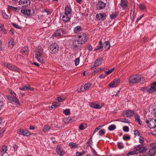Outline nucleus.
<instances>
[{
	"label": "nucleus",
	"mask_w": 156,
	"mask_h": 156,
	"mask_svg": "<svg viewBox=\"0 0 156 156\" xmlns=\"http://www.w3.org/2000/svg\"><path fill=\"white\" fill-rule=\"evenodd\" d=\"M78 40H74L73 41V46L74 48H77L78 46L77 44H82L84 43L87 41L88 39V37L87 35L84 33H82L80 35H78Z\"/></svg>",
	"instance_id": "f257e3e1"
},
{
	"label": "nucleus",
	"mask_w": 156,
	"mask_h": 156,
	"mask_svg": "<svg viewBox=\"0 0 156 156\" xmlns=\"http://www.w3.org/2000/svg\"><path fill=\"white\" fill-rule=\"evenodd\" d=\"M128 82L130 84L137 83L140 82L141 83H143L145 82V80L141 75H136L130 76L128 79Z\"/></svg>",
	"instance_id": "f03ea898"
},
{
	"label": "nucleus",
	"mask_w": 156,
	"mask_h": 156,
	"mask_svg": "<svg viewBox=\"0 0 156 156\" xmlns=\"http://www.w3.org/2000/svg\"><path fill=\"white\" fill-rule=\"evenodd\" d=\"M43 50L41 48H38L36 54L35 55V58L37 60L41 63H43L44 60L43 59L41 55L43 53Z\"/></svg>",
	"instance_id": "7ed1b4c3"
},
{
	"label": "nucleus",
	"mask_w": 156,
	"mask_h": 156,
	"mask_svg": "<svg viewBox=\"0 0 156 156\" xmlns=\"http://www.w3.org/2000/svg\"><path fill=\"white\" fill-rule=\"evenodd\" d=\"M66 34V31L62 29H59L57 30L54 34H53L51 38H54V37H58L61 36L62 34Z\"/></svg>",
	"instance_id": "20e7f679"
},
{
	"label": "nucleus",
	"mask_w": 156,
	"mask_h": 156,
	"mask_svg": "<svg viewBox=\"0 0 156 156\" xmlns=\"http://www.w3.org/2000/svg\"><path fill=\"white\" fill-rule=\"evenodd\" d=\"M58 49V46L57 43H53L49 46V49L51 53L55 54L57 52Z\"/></svg>",
	"instance_id": "39448f33"
},
{
	"label": "nucleus",
	"mask_w": 156,
	"mask_h": 156,
	"mask_svg": "<svg viewBox=\"0 0 156 156\" xmlns=\"http://www.w3.org/2000/svg\"><path fill=\"white\" fill-rule=\"evenodd\" d=\"M146 123L150 128H154L156 126V120L155 119H152L147 120Z\"/></svg>",
	"instance_id": "423d86ee"
},
{
	"label": "nucleus",
	"mask_w": 156,
	"mask_h": 156,
	"mask_svg": "<svg viewBox=\"0 0 156 156\" xmlns=\"http://www.w3.org/2000/svg\"><path fill=\"white\" fill-rule=\"evenodd\" d=\"M134 114V112L133 110L128 109L124 111L122 113L123 116L128 117L133 116Z\"/></svg>",
	"instance_id": "0eeeda50"
},
{
	"label": "nucleus",
	"mask_w": 156,
	"mask_h": 156,
	"mask_svg": "<svg viewBox=\"0 0 156 156\" xmlns=\"http://www.w3.org/2000/svg\"><path fill=\"white\" fill-rule=\"evenodd\" d=\"M89 105L92 108L95 109H99L102 107L104 105L102 104L101 105H100L96 102H92L89 103Z\"/></svg>",
	"instance_id": "6e6552de"
},
{
	"label": "nucleus",
	"mask_w": 156,
	"mask_h": 156,
	"mask_svg": "<svg viewBox=\"0 0 156 156\" xmlns=\"http://www.w3.org/2000/svg\"><path fill=\"white\" fill-rule=\"evenodd\" d=\"M19 2V4L23 7H26L30 5V0H20Z\"/></svg>",
	"instance_id": "1a4fd4ad"
},
{
	"label": "nucleus",
	"mask_w": 156,
	"mask_h": 156,
	"mask_svg": "<svg viewBox=\"0 0 156 156\" xmlns=\"http://www.w3.org/2000/svg\"><path fill=\"white\" fill-rule=\"evenodd\" d=\"M120 82L119 79H114L112 82L109 84V86L110 87H115L117 86L118 84Z\"/></svg>",
	"instance_id": "9d476101"
},
{
	"label": "nucleus",
	"mask_w": 156,
	"mask_h": 156,
	"mask_svg": "<svg viewBox=\"0 0 156 156\" xmlns=\"http://www.w3.org/2000/svg\"><path fill=\"white\" fill-rule=\"evenodd\" d=\"M91 84L90 83H85L81 86L80 90V91H83L84 90H88L91 87Z\"/></svg>",
	"instance_id": "9b49d317"
},
{
	"label": "nucleus",
	"mask_w": 156,
	"mask_h": 156,
	"mask_svg": "<svg viewBox=\"0 0 156 156\" xmlns=\"http://www.w3.org/2000/svg\"><path fill=\"white\" fill-rule=\"evenodd\" d=\"M96 18L99 20L103 21L106 18V15L105 13H101L97 14L96 16Z\"/></svg>",
	"instance_id": "f8f14e48"
},
{
	"label": "nucleus",
	"mask_w": 156,
	"mask_h": 156,
	"mask_svg": "<svg viewBox=\"0 0 156 156\" xmlns=\"http://www.w3.org/2000/svg\"><path fill=\"white\" fill-rule=\"evenodd\" d=\"M147 90L150 93L156 91V82H154L152 83L150 88L148 89Z\"/></svg>",
	"instance_id": "ddd939ff"
},
{
	"label": "nucleus",
	"mask_w": 156,
	"mask_h": 156,
	"mask_svg": "<svg viewBox=\"0 0 156 156\" xmlns=\"http://www.w3.org/2000/svg\"><path fill=\"white\" fill-rule=\"evenodd\" d=\"M11 95L12 96V97L15 99V101H16V104L18 105H20V102L18 98L16 97V94L14 93L13 91L12 90H10L9 91Z\"/></svg>",
	"instance_id": "4468645a"
},
{
	"label": "nucleus",
	"mask_w": 156,
	"mask_h": 156,
	"mask_svg": "<svg viewBox=\"0 0 156 156\" xmlns=\"http://www.w3.org/2000/svg\"><path fill=\"white\" fill-rule=\"evenodd\" d=\"M71 18V15L64 13L62 16V19L64 22L69 21Z\"/></svg>",
	"instance_id": "2eb2a0df"
},
{
	"label": "nucleus",
	"mask_w": 156,
	"mask_h": 156,
	"mask_svg": "<svg viewBox=\"0 0 156 156\" xmlns=\"http://www.w3.org/2000/svg\"><path fill=\"white\" fill-rule=\"evenodd\" d=\"M137 153H143L146 152L147 149L146 147H135Z\"/></svg>",
	"instance_id": "dca6fc26"
},
{
	"label": "nucleus",
	"mask_w": 156,
	"mask_h": 156,
	"mask_svg": "<svg viewBox=\"0 0 156 156\" xmlns=\"http://www.w3.org/2000/svg\"><path fill=\"white\" fill-rule=\"evenodd\" d=\"M31 9H27L26 8L23 9L21 10L22 13L25 16H28L31 15Z\"/></svg>",
	"instance_id": "f3484780"
},
{
	"label": "nucleus",
	"mask_w": 156,
	"mask_h": 156,
	"mask_svg": "<svg viewBox=\"0 0 156 156\" xmlns=\"http://www.w3.org/2000/svg\"><path fill=\"white\" fill-rule=\"evenodd\" d=\"M103 60L102 58H100L97 59L95 62L94 64V66L92 67V68H95V69L96 67H97L100 65L102 63V61Z\"/></svg>",
	"instance_id": "a211bd4d"
},
{
	"label": "nucleus",
	"mask_w": 156,
	"mask_h": 156,
	"mask_svg": "<svg viewBox=\"0 0 156 156\" xmlns=\"http://www.w3.org/2000/svg\"><path fill=\"white\" fill-rule=\"evenodd\" d=\"M105 4L102 1H99L97 5V8L99 9H102L105 7Z\"/></svg>",
	"instance_id": "6ab92c4d"
},
{
	"label": "nucleus",
	"mask_w": 156,
	"mask_h": 156,
	"mask_svg": "<svg viewBox=\"0 0 156 156\" xmlns=\"http://www.w3.org/2000/svg\"><path fill=\"white\" fill-rule=\"evenodd\" d=\"M56 151L60 156H62L65 154V152L60 147H57Z\"/></svg>",
	"instance_id": "aec40b11"
},
{
	"label": "nucleus",
	"mask_w": 156,
	"mask_h": 156,
	"mask_svg": "<svg viewBox=\"0 0 156 156\" xmlns=\"http://www.w3.org/2000/svg\"><path fill=\"white\" fill-rule=\"evenodd\" d=\"M128 3L126 0H121L120 3L121 8L125 9L127 6Z\"/></svg>",
	"instance_id": "412c9836"
},
{
	"label": "nucleus",
	"mask_w": 156,
	"mask_h": 156,
	"mask_svg": "<svg viewBox=\"0 0 156 156\" xmlns=\"http://www.w3.org/2000/svg\"><path fill=\"white\" fill-rule=\"evenodd\" d=\"M72 9L70 5L66 6L64 10V13L71 15Z\"/></svg>",
	"instance_id": "4be33fe9"
},
{
	"label": "nucleus",
	"mask_w": 156,
	"mask_h": 156,
	"mask_svg": "<svg viewBox=\"0 0 156 156\" xmlns=\"http://www.w3.org/2000/svg\"><path fill=\"white\" fill-rule=\"evenodd\" d=\"M20 52L22 54L27 55L28 53V49L27 47H24L22 48L20 50Z\"/></svg>",
	"instance_id": "5701e85b"
},
{
	"label": "nucleus",
	"mask_w": 156,
	"mask_h": 156,
	"mask_svg": "<svg viewBox=\"0 0 156 156\" xmlns=\"http://www.w3.org/2000/svg\"><path fill=\"white\" fill-rule=\"evenodd\" d=\"M156 154V148L154 147L151 149L149 150L148 153L149 155L150 156H153Z\"/></svg>",
	"instance_id": "b1692460"
},
{
	"label": "nucleus",
	"mask_w": 156,
	"mask_h": 156,
	"mask_svg": "<svg viewBox=\"0 0 156 156\" xmlns=\"http://www.w3.org/2000/svg\"><path fill=\"white\" fill-rule=\"evenodd\" d=\"M19 89L20 90L24 91L29 90L30 91H32L34 89L33 88H31L29 85H26L25 86L23 87L22 88L20 87Z\"/></svg>",
	"instance_id": "393cba45"
},
{
	"label": "nucleus",
	"mask_w": 156,
	"mask_h": 156,
	"mask_svg": "<svg viewBox=\"0 0 156 156\" xmlns=\"http://www.w3.org/2000/svg\"><path fill=\"white\" fill-rule=\"evenodd\" d=\"M103 47V46L102 43L101 41H100L98 43V45L94 49V51H96L97 50L102 49Z\"/></svg>",
	"instance_id": "a878e982"
},
{
	"label": "nucleus",
	"mask_w": 156,
	"mask_h": 156,
	"mask_svg": "<svg viewBox=\"0 0 156 156\" xmlns=\"http://www.w3.org/2000/svg\"><path fill=\"white\" fill-rule=\"evenodd\" d=\"M150 112L151 114L155 115L156 114V105H154L150 109Z\"/></svg>",
	"instance_id": "bb28decb"
},
{
	"label": "nucleus",
	"mask_w": 156,
	"mask_h": 156,
	"mask_svg": "<svg viewBox=\"0 0 156 156\" xmlns=\"http://www.w3.org/2000/svg\"><path fill=\"white\" fill-rule=\"evenodd\" d=\"M82 28L80 26H77L75 27L73 30L74 32L75 33H77L82 30Z\"/></svg>",
	"instance_id": "cd10ccee"
},
{
	"label": "nucleus",
	"mask_w": 156,
	"mask_h": 156,
	"mask_svg": "<svg viewBox=\"0 0 156 156\" xmlns=\"http://www.w3.org/2000/svg\"><path fill=\"white\" fill-rule=\"evenodd\" d=\"M139 9L142 11L145 12L146 11V6L144 4H140L138 5Z\"/></svg>",
	"instance_id": "c85d7f7f"
},
{
	"label": "nucleus",
	"mask_w": 156,
	"mask_h": 156,
	"mask_svg": "<svg viewBox=\"0 0 156 156\" xmlns=\"http://www.w3.org/2000/svg\"><path fill=\"white\" fill-rule=\"evenodd\" d=\"M110 42L108 41H107L105 42L104 47L106 50H108L110 48Z\"/></svg>",
	"instance_id": "c756f323"
},
{
	"label": "nucleus",
	"mask_w": 156,
	"mask_h": 156,
	"mask_svg": "<svg viewBox=\"0 0 156 156\" xmlns=\"http://www.w3.org/2000/svg\"><path fill=\"white\" fill-rule=\"evenodd\" d=\"M51 128V126L48 125L45 126L43 129V131L45 133H47Z\"/></svg>",
	"instance_id": "7c9ffc66"
},
{
	"label": "nucleus",
	"mask_w": 156,
	"mask_h": 156,
	"mask_svg": "<svg viewBox=\"0 0 156 156\" xmlns=\"http://www.w3.org/2000/svg\"><path fill=\"white\" fill-rule=\"evenodd\" d=\"M30 134V133L28 130H24L23 129L22 135L28 136H29Z\"/></svg>",
	"instance_id": "2f4dec72"
},
{
	"label": "nucleus",
	"mask_w": 156,
	"mask_h": 156,
	"mask_svg": "<svg viewBox=\"0 0 156 156\" xmlns=\"http://www.w3.org/2000/svg\"><path fill=\"white\" fill-rule=\"evenodd\" d=\"M135 119L136 121L139 123V124L141 125L142 124V122L140 120L139 116L137 114H136L134 116Z\"/></svg>",
	"instance_id": "473e14b6"
},
{
	"label": "nucleus",
	"mask_w": 156,
	"mask_h": 156,
	"mask_svg": "<svg viewBox=\"0 0 156 156\" xmlns=\"http://www.w3.org/2000/svg\"><path fill=\"white\" fill-rule=\"evenodd\" d=\"M14 41L13 39H11L8 43V47L10 49L12 48L13 47Z\"/></svg>",
	"instance_id": "72a5a7b5"
},
{
	"label": "nucleus",
	"mask_w": 156,
	"mask_h": 156,
	"mask_svg": "<svg viewBox=\"0 0 156 156\" xmlns=\"http://www.w3.org/2000/svg\"><path fill=\"white\" fill-rule=\"evenodd\" d=\"M4 66L7 68L8 69H10L13 66V65L7 62H5L3 64Z\"/></svg>",
	"instance_id": "f704fd0d"
},
{
	"label": "nucleus",
	"mask_w": 156,
	"mask_h": 156,
	"mask_svg": "<svg viewBox=\"0 0 156 156\" xmlns=\"http://www.w3.org/2000/svg\"><path fill=\"white\" fill-rule=\"evenodd\" d=\"M7 151V147H2L1 151V155L3 156Z\"/></svg>",
	"instance_id": "c9c22d12"
},
{
	"label": "nucleus",
	"mask_w": 156,
	"mask_h": 156,
	"mask_svg": "<svg viewBox=\"0 0 156 156\" xmlns=\"http://www.w3.org/2000/svg\"><path fill=\"white\" fill-rule=\"evenodd\" d=\"M10 70H11L15 72H20V69L14 65H13V66L12 67V68Z\"/></svg>",
	"instance_id": "e433bc0d"
},
{
	"label": "nucleus",
	"mask_w": 156,
	"mask_h": 156,
	"mask_svg": "<svg viewBox=\"0 0 156 156\" xmlns=\"http://www.w3.org/2000/svg\"><path fill=\"white\" fill-rule=\"evenodd\" d=\"M87 127V125L86 124H81L79 128L80 129L83 130L85 129Z\"/></svg>",
	"instance_id": "4c0bfd02"
},
{
	"label": "nucleus",
	"mask_w": 156,
	"mask_h": 156,
	"mask_svg": "<svg viewBox=\"0 0 156 156\" xmlns=\"http://www.w3.org/2000/svg\"><path fill=\"white\" fill-rule=\"evenodd\" d=\"M6 97L9 100L11 101H13L16 103V101L14 100V98L12 97H11L9 95H6Z\"/></svg>",
	"instance_id": "58836bf2"
},
{
	"label": "nucleus",
	"mask_w": 156,
	"mask_h": 156,
	"mask_svg": "<svg viewBox=\"0 0 156 156\" xmlns=\"http://www.w3.org/2000/svg\"><path fill=\"white\" fill-rule=\"evenodd\" d=\"M66 98V97L64 96H61L57 98V100L60 102H62Z\"/></svg>",
	"instance_id": "ea45409f"
},
{
	"label": "nucleus",
	"mask_w": 156,
	"mask_h": 156,
	"mask_svg": "<svg viewBox=\"0 0 156 156\" xmlns=\"http://www.w3.org/2000/svg\"><path fill=\"white\" fill-rule=\"evenodd\" d=\"M116 126L115 125H111L109 126L108 129L110 131H112L115 130Z\"/></svg>",
	"instance_id": "a19ab883"
},
{
	"label": "nucleus",
	"mask_w": 156,
	"mask_h": 156,
	"mask_svg": "<svg viewBox=\"0 0 156 156\" xmlns=\"http://www.w3.org/2000/svg\"><path fill=\"white\" fill-rule=\"evenodd\" d=\"M128 154L129 155H133L135 154H137V153L136 150V147L134 148L133 151H132L128 153Z\"/></svg>",
	"instance_id": "79ce46f5"
},
{
	"label": "nucleus",
	"mask_w": 156,
	"mask_h": 156,
	"mask_svg": "<svg viewBox=\"0 0 156 156\" xmlns=\"http://www.w3.org/2000/svg\"><path fill=\"white\" fill-rule=\"evenodd\" d=\"M118 15L117 13L116 12H113L111 15H110V17L112 19H113L115 18Z\"/></svg>",
	"instance_id": "37998d69"
},
{
	"label": "nucleus",
	"mask_w": 156,
	"mask_h": 156,
	"mask_svg": "<svg viewBox=\"0 0 156 156\" xmlns=\"http://www.w3.org/2000/svg\"><path fill=\"white\" fill-rule=\"evenodd\" d=\"M115 68H113L110 69L108 71H105V76H107L109 74L112 73L115 69Z\"/></svg>",
	"instance_id": "c03bdc74"
},
{
	"label": "nucleus",
	"mask_w": 156,
	"mask_h": 156,
	"mask_svg": "<svg viewBox=\"0 0 156 156\" xmlns=\"http://www.w3.org/2000/svg\"><path fill=\"white\" fill-rule=\"evenodd\" d=\"M4 105V101L0 99V111L2 109Z\"/></svg>",
	"instance_id": "a18cd8bd"
},
{
	"label": "nucleus",
	"mask_w": 156,
	"mask_h": 156,
	"mask_svg": "<svg viewBox=\"0 0 156 156\" xmlns=\"http://www.w3.org/2000/svg\"><path fill=\"white\" fill-rule=\"evenodd\" d=\"M85 154V151H83L81 152H77L76 153V156H81V155H84Z\"/></svg>",
	"instance_id": "49530a36"
},
{
	"label": "nucleus",
	"mask_w": 156,
	"mask_h": 156,
	"mask_svg": "<svg viewBox=\"0 0 156 156\" xmlns=\"http://www.w3.org/2000/svg\"><path fill=\"white\" fill-rule=\"evenodd\" d=\"M63 113L66 115H69L70 113V110L69 109H66L63 111Z\"/></svg>",
	"instance_id": "de8ad7c7"
},
{
	"label": "nucleus",
	"mask_w": 156,
	"mask_h": 156,
	"mask_svg": "<svg viewBox=\"0 0 156 156\" xmlns=\"http://www.w3.org/2000/svg\"><path fill=\"white\" fill-rule=\"evenodd\" d=\"M123 131L126 132H127L129 131V129L127 126H125L123 127Z\"/></svg>",
	"instance_id": "09e8293b"
},
{
	"label": "nucleus",
	"mask_w": 156,
	"mask_h": 156,
	"mask_svg": "<svg viewBox=\"0 0 156 156\" xmlns=\"http://www.w3.org/2000/svg\"><path fill=\"white\" fill-rule=\"evenodd\" d=\"M12 25L14 27L17 29H20L21 28V27L19 26L18 24H15L14 23H12Z\"/></svg>",
	"instance_id": "8fccbe9b"
},
{
	"label": "nucleus",
	"mask_w": 156,
	"mask_h": 156,
	"mask_svg": "<svg viewBox=\"0 0 156 156\" xmlns=\"http://www.w3.org/2000/svg\"><path fill=\"white\" fill-rule=\"evenodd\" d=\"M90 147L93 154L94 155L97 156L98 154L96 151L94 149H93L92 147Z\"/></svg>",
	"instance_id": "3c124183"
},
{
	"label": "nucleus",
	"mask_w": 156,
	"mask_h": 156,
	"mask_svg": "<svg viewBox=\"0 0 156 156\" xmlns=\"http://www.w3.org/2000/svg\"><path fill=\"white\" fill-rule=\"evenodd\" d=\"M134 134L136 136H139L140 135V133L139 131L136 130L133 131Z\"/></svg>",
	"instance_id": "603ef678"
},
{
	"label": "nucleus",
	"mask_w": 156,
	"mask_h": 156,
	"mask_svg": "<svg viewBox=\"0 0 156 156\" xmlns=\"http://www.w3.org/2000/svg\"><path fill=\"white\" fill-rule=\"evenodd\" d=\"M99 135L100 136H102L105 133V131L104 130L102 129L101 130L98 132Z\"/></svg>",
	"instance_id": "864d4df0"
},
{
	"label": "nucleus",
	"mask_w": 156,
	"mask_h": 156,
	"mask_svg": "<svg viewBox=\"0 0 156 156\" xmlns=\"http://www.w3.org/2000/svg\"><path fill=\"white\" fill-rule=\"evenodd\" d=\"M120 121L123 122L127 123H129V121L126 119H120Z\"/></svg>",
	"instance_id": "5fc2aeb1"
},
{
	"label": "nucleus",
	"mask_w": 156,
	"mask_h": 156,
	"mask_svg": "<svg viewBox=\"0 0 156 156\" xmlns=\"http://www.w3.org/2000/svg\"><path fill=\"white\" fill-rule=\"evenodd\" d=\"M80 58H76L75 61V64L76 66H77L80 62Z\"/></svg>",
	"instance_id": "6e6d98bb"
},
{
	"label": "nucleus",
	"mask_w": 156,
	"mask_h": 156,
	"mask_svg": "<svg viewBox=\"0 0 156 156\" xmlns=\"http://www.w3.org/2000/svg\"><path fill=\"white\" fill-rule=\"evenodd\" d=\"M123 139L125 140H129L130 138V137L129 136H124L123 137Z\"/></svg>",
	"instance_id": "4d7b16f0"
},
{
	"label": "nucleus",
	"mask_w": 156,
	"mask_h": 156,
	"mask_svg": "<svg viewBox=\"0 0 156 156\" xmlns=\"http://www.w3.org/2000/svg\"><path fill=\"white\" fill-rule=\"evenodd\" d=\"M52 104L53 106H54L55 107H57L60 105V104L57 102L53 103Z\"/></svg>",
	"instance_id": "13d9d810"
},
{
	"label": "nucleus",
	"mask_w": 156,
	"mask_h": 156,
	"mask_svg": "<svg viewBox=\"0 0 156 156\" xmlns=\"http://www.w3.org/2000/svg\"><path fill=\"white\" fill-rule=\"evenodd\" d=\"M5 129H2L0 131V137H2V136L3 134L5 133Z\"/></svg>",
	"instance_id": "bf43d9fd"
},
{
	"label": "nucleus",
	"mask_w": 156,
	"mask_h": 156,
	"mask_svg": "<svg viewBox=\"0 0 156 156\" xmlns=\"http://www.w3.org/2000/svg\"><path fill=\"white\" fill-rule=\"evenodd\" d=\"M69 146H77L78 144L73 142H71L69 144Z\"/></svg>",
	"instance_id": "052dcab7"
},
{
	"label": "nucleus",
	"mask_w": 156,
	"mask_h": 156,
	"mask_svg": "<svg viewBox=\"0 0 156 156\" xmlns=\"http://www.w3.org/2000/svg\"><path fill=\"white\" fill-rule=\"evenodd\" d=\"M87 49L89 51H92V46L90 44L88 45L87 46Z\"/></svg>",
	"instance_id": "680f3d73"
},
{
	"label": "nucleus",
	"mask_w": 156,
	"mask_h": 156,
	"mask_svg": "<svg viewBox=\"0 0 156 156\" xmlns=\"http://www.w3.org/2000/svg\"><path fill=\"white\" fill-rule=\"evenodd\" d=\"M2 15H3V17L5 19H8L9 18V16L6 13H5V12L3 13Z\"/></svg>",
	"instance_id": "e2e57ef3"
},
{
	"label": "nucleus",
	"mask_w": 156,
	"mask_h": 156,
	"mask_svg": "<svg viewBox=\"0 0 156 156\" xmlns=\"http://www.w3.org/2000/svg\"><path fill=\"white\" fill-rule=\"evenodd\" d=\"M92 140H90L89 141L87 142V146H91L92 145Z\"/></svg>",
	"instance_id": "0e129e2a"
},
{
	"label": "nucleus",
	"mask_w": 156,
	"mask_h": 156,
	"mask_svg": "<svg viewBox=\"0 0 156 156\" xmlns=\"http://www.w3.org/2000/svg\"><path fill=\"white\" fill-rule=\"evenodd\" d=\"M103 69L101 68H99V69H98L97 71H94V72H93L92 73V75H94L95 73L96 72H99V71H101V70H102Z\"/></svg>",
	"instance_id": "69168bd1"
},
{
	"label": "nucleus",
	"mask_w": 156,
	"mask_h": 156,
	"mask_svg": "<svg viewBox=\"0 0 156 156\" xmlns=\"http://www.w3.org/2000/svg\"><path fill=\"white\" fill-rule=\"evenodd\" d=\"M139 141L140 143L142 144L144 142L143 138L141 136H140L139 138Z\"/></svg>",
	"instance_id": "338daca9"
},
{
	"label": "nucleus",
	"mask_w": 156,
	"mask_h": 156,
	"mask_svg": "<svg viewBox=\"0 0 156 156\" xmlns=\"http://www.w3.org/2000/svg\"><path fill=\"white\" fill-rule=\"evenodd\" d=\"M23 129H19L17 131V133L18 134L20 135H22V131Z\"/></svg>",
	"instance_id": "774afa93"
}]
</instances>
